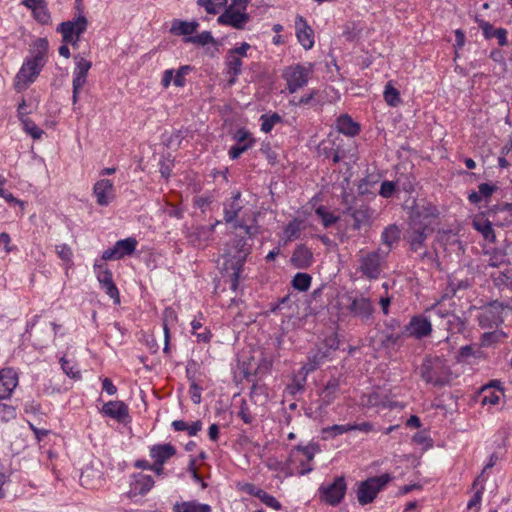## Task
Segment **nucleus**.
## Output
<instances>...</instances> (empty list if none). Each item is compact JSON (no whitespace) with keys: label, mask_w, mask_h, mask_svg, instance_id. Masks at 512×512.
<instances>
[{"label":"nucleus","mask_w":512,"mask_h":512,"mask_svg":"<svg viewBox=\"0 0 512 512\" xmlns=\"http://www.w3.org/2000/svg\"><path fill=\"white\" fill-rule=\"evenodd\" d=\"M48 41L46 38H37L33 43L31 57H27L16 74L14 87L20 92L26 90L35 82L46 64Z\"/></svg>","instance_id":"nucleus-1"},{"label":"nucleus","mask_w":512,"mask_h":512,"mask_svg":"<svg viewBox=\"0 0 512 512\" xmlns=\"http://www.w3.org/2000/svg\"><path fill=\"white\" fill-rule=\"evenodd\" d=\"M343 312L362 324H371L374 320L376 307L370 297L360 292H348L342 297Z\"/></svg>","instance_id":"nucleus-2"},{"label":"nucleus","mask_w":512,"mask_h":512,"mask_svg":"<svg viewBox=\"0 0 512 512\" xmlns=\"http://www.w3.org/2000/svg\"><path fill=\"white\" fill-rule=\"evenodd\" d=\"M234 228H240L244 230V235H236L233 241V254L228 258L224 266L228 265H238L243 266L247 256L251 253L252 245L249 243V240L258 233L259 227L246 225L243 222H236L234 224Z\"/></svg>","instance_id":"nucleus-3"},{"label":"nucleus","mask_w":512,"mask_h":512,"mask_svg":"<svg viewBox=\"0 0 512 512\" xmlns=\"http://www.w3.org/2000/svg\"><path fill=\"white\" fill-rule=\"evenodd\" d=\"M343 202L347 205L344 214H348L353 219L352 228L361 230L363 227H370L375 219V210L372 209L363 200L354 197L351 203H348V196L345 195Z\"/></svg>","instance_id":"nucleus-4"},{"label":"nucleus","mask_w":512,"mask_h":512,"mask_svg":"<svg viewBox=\"0 0 512 512\" xmlns=\"http://www.w3.org/2000/svg\"><path fill=\"white\" fill-rule=\"evenodd\" d=\"M420 374L424 381L434 386H443L450 381L449 368L439 357L426 358L420 367Z\"/></svg>","instance_id":"nucleus-5"},{"label":"nucleus","mask_w":512,"mask_h":512,"mask_svg":"<svg viewBox=\"0 0 512 512\" xmlns=\"http://www.w3.org/2000/svg\"><path fill=\"white\" fill-rule=\"evenodd\" d=\"M392 480V476L384 473L380 476L370 477L359 483L357 499L361 505L374 501L377 494Z\"/></svg>","instance_id":"nucleus-6"},{"label":"nucleus","mask_w":512,"mask_h":512,"mask_svg":"<svg viewBox=\"0 0 512 512\" xmlns=\"http://www.w3.org/2000/svg\"><path fill=\"white\" fill-rule=\"evenodd\" d=\"M389 255V249L378 248L368 252L360 259V272L368 279H377L382 271V264Z\"/></svg>","instance_id":"nucleus-7"},{"label":"nucleus","mask_w":512,"mask_h":512,"mask_svg":"<svg viewBox=\"0 0 512 512\" xmlns=\"http://www.w3.org/2000/svg\"><path fill=\"white\" fill-rule=\"evenodd\" d=\"M347 491V483L343 475L337 476L328 485L322 484L319 489V499L330 506H337L344 499Z\"/></svg>","instance_id":"nucleus-8"},{"label":"nucleus","mask_w":512,"mask_h":512,"mask_svg":"<svg viewBox=\"0 0 512 512\" xmlns=\"http://www.w3.org/2000/svg\"><path fill=\"white\" fill-rule=\"evenodd\" d=\"M438 215V209L433 204H417L413 210L410 225L416 227L419 225L420 227L425 228L428 232H434L435 228L433 224L436 221Z\"/></svg>","instance_id":"nucleus-9"},{"label":"nucleus","mask_w":512,"mask_h":512,"mask_svg":"<svg viewBox=\"0 0 512 512\" xmlns=\"http://www.w3.org/2000/svg\"><path fill=\"white\" fill-rule=\"evenodd\" d=\"M76 8L79 14L72 20L61 22L56 28V31L62 35V41H71V37H81L87 30L88 20L83 15L80 5Z\"/></svg>","instance_id":"nucleus-10"},{"label":"nucleus","mask_w":512,"mask_h":512,"mask_svg":"<svg viewBox=\"0 0 512 512\" xmlns=\"http://www.w3.org/2000/svg\"><path fill=\"white\" fill-rule=\"evenodd\" d=\"M509 307V303L493 300L489 302L484 310L478 317L479 325L482 328L498 327L504 321L502 313L503 310Z\"/></svg>","instance_id":"nucleus-11"},{"label":"nucleus","mask_w":512,"mask_h":512,"mask_svg":"<svg viewBox=\"0 0 512 512\" xmlns=\"http://www.w3.org/2000/svg\"><path fill=\"white\" fill-rule=\"evenodd\" d=\"M433 331L432 323L425 314H418L411 317L408 324L404 326L403 333L416 340L431 336Z\"/></svg>","instance_id":"nucleus-12"},{"label":"nucleus","mask_w":512,"mask_h":512,"mask_svg":"<svg viewBox=\"0 0 512 512\" xmlns=\"http://www.w3.org/2000/svg\"><path fill=\"white\" fill-rule=\"evenodd\" d=\"M137 244V240L133 237L118 240L112 248L106 249L102 253V260H118L125 256L132 255L136 250Z\"/></svg>","instance_id":"nucleus-13"},{"label":"nucleus","mask_w":512,"mask_h":512,"mask_svg":"<svg viewBox=\"0 0 512 512\" xmlns=\"http://www.w3.org/2000/svg\"><path fill=\"white\" fill-rule=\"evenodd\" d=\"M310 75V69L302 65L291 66L284 72V78L287 81V89L290 93H295L300 88L304 87Z\"/></svg>","instance_id":"nucleus-14"},{"label":"nucleus","mask_w":512,"mask_h":512,"mask_svg":"<svg viewBox=\"0 0 512 512\" xmlns=\"http://www.w3.org/2000/svg\"><path fill=\"white\" fill-rule=\"evenodd\" d=\"M250 21V15L248 13L242 12V10H237L230 5L225 9V11L218 17V22L223 25L231 26L235 29L242 30L245 28V25Z\"/></svg>","instance_id":"nucleus-15"},{"label":"nucleus","mask_w":512,"mask_h":512,"mask_svg":"<svg viewBox=\"0 0 512 512\" xmlns=\"http://www.w3.org/2000/svg\"><path fill=\"white\" fill-rule=\"evenodd\" d=\"M340 391V380L339 378L332 377L328 380L324 388L319 393L318 409L320 411L325 410L331 405Z\"/></svg>","instance_id":"nucleus-16"},{"label":"nucleus","mask_w":512,"mask_h":512,"mask_svg":"<svg viewBox=\"0 0 512 512\" xmlns=\"http://www.w3.org/2000/svg\"><path fill=\"white\" fill-rule=\"evenodd\" d=\"M93 194L100 206H108L114 199V185L109 179H101L94 184Z\"/></svg>","instance_id":"nucleus-17"},{"label":"nucleus","mask_w":512,"mask_h":512,"mask_svg":"<svg viewBox=\"0 0 512 512\" xmlns=\"http://www.w3.org/2000/svg\"><path fill=\"white\" fill-rule=\"evenodd\" d=\"M296 36L299 43L305 50H309L314 45V32L307 24V21L300 15L295 19Z\"/></svg>","instance_id":"nucleus-18"},{"label":"nucleus","mask_w":512,"mask_h":512,"mask_svg":"<svg viewBox=\"0 0 512 512\" xmlns=\"http://www.w3.org/2000/svg\"><path fill=\"white\" fill-rule=\"evenodd\" d=\"M101 413L123 423L129 416V409L123 401H109L102 406Z\"/></svg>","instance_id":"nucleus-19"},{"label":"nucleus","mask_w":512,"mask_h":512,"mask_svg":"<svg viewBox=\"0 0 512 512\" xmlns=\"http://www.w3.org/2000/svg\"><path fill=\"white\" fill-rule=\"evenodd\" d=\"M241 193L236 191L233 193L231 199L224 203V221L227 224H235L243 205L240 202Z\"/></svg>","instance_id":"nucleus-20"},{"label":"nucleus","mask_w":512,"mask_h":512,"mask_svg":"<svg viewBox=\"0 0 512 512\" xmlns=\"http://www.w3.org/2000/svg\"><path fill=\"white\" fill-rule=\"evenodd\" d=\"M175 454L176 448L171 443L155 444L149 450L151 459L158 464H165Z\"/></svg>","instance_id":"nucleus-21"},{"label":"nucleus","mask_w":512,"mask_h":512,"mask_svg":"<svg viewBox=\"0 0 512 512\" xmlns=\"http://www.w3.org/2000/svg\"><path fill=\"white\" fill-rule=\"evenodd\" d=\"M154 479L150 475L142 473L134 475V481L131 483L130 494L132 496L145 495L154 486Z\"/></svg>","instance_id":"nucleus-22"},{"label":"nucleus","mask_w":512,"mask_h":512,"mask_svg":"<svg viewBox=\"0 0 512 512\" xmlns=\"http://www.w3.org/2000/svg\"><path fill=\"white\" fill-rule=\"evenodd\" d=\"M411 228V234L409 236V244L411 251L417 253L423 248H425V241L428 238L429 235H431L433 232L426 231L425 228L420 227L419 225L412 226Z\"/></svg>","instance_id":"nucleus-23"},{"label":"nucleus","mask_w":512,"mask_h":512,"mask_svg":"<svg viewBox=\"0 0 512 512\" xmlns=\"http://www.w3.org/2000/svg\"><path fill=\"white\" fill-rule=\"evenodd\" d=\"M292 265L297 269H306L312 263V252L304 245H299L293 251Z\"/></svg>","instance_id":"nucleus-24"},{"label":"nucleus","mask_w":512,"mask_h":512,"mask_svg":"<svg viewBox=\"0 0 512 512\" xmlns=\"http://www.w3.org/2000/svg\"><path fill=\"white\" fill-rule=\"evenodd\" d=\"M479 27L481 28L483 35L486 39L496 38L498 40V44L500 46H506L508 44L507 40V30L504 28H494L493 25L487 21H481L479 23Z\"/></svg>","instance_id":"nucleus-25"},{"label":"nucleus","mask_w":512,"mask_h":512,"mask_svg":"<svg viewBox=\"0 0 512 512\" xmlns=\"http://www.w3.org/2000/svg\"><path fill=\"white\" fill-rule=\"evenodd\" d=\"M75 59V68L73 71V81L78 85H85L87 80V74L92 66V63L85 58L77 55Z\"/></svg>","instance_id":"nucleus-26"},{"label":"nucleus","mask_w":512,"mask_h":512,"mask_svg":"<svg viewBox=\"0 0 512 512\" xmlns=\"http://www.w3.org/2000/svg\"><path fill=\"white\" fill-rule=\"evenodd\" d=\"M242 60L240 57L227 52L226 56V73L230 76L228 85L232 86L236 83L237 77L241 74Z\"/></svg>","instance_id":"nucleus-27"},{"label":"nucleus","mask_w":512,"mask_h":512,"mask_svg":"<svg viewBox=\"0 0 512 512\" xmlns=\"http://www.w3.org/2000/svg\"><path fill=\"white\" fill-rule=\"evenodd\" d=\"M16 386L17 377L12 371L0 372V399L9 397Z\"/></svg>","instance_id":"nucleus-28"},{"label":"nucleus","mask_w":512,"mask_h":512,"mask_svg":"<svg viewBox=\"0 0 512 512\" xmlns=\"http://www.w3.org/2000/svg\"><path fill=\"white\" fill-rule=\"evenodd\" d=\"M198 26L199 23L197 21L188 22L175 19L172 21L170 32L174 35L189 37L192 36Z\"/></svg>","instance_id":"nucleus-29"},{"label":"nucleus","mask_w":512,"mask_h":512,"mask_svg":"<svg viewBox=\"0 0 512 512\" xmlns=\"http://www.w3.org/2000/svg\"><path fill=\"white\" fill-rule=\"evenodd\" d=\"M473 228L481 233L483 238L490 243L496 242L495 231L492 227V223L488 219L484 218H476L472 223Z\"/></svg>","instance_id":"nucleus-30"},{"label":"nucleus","mask_w":512,"mask_h":512,"mask_svg":"<svg viewBox=\"0 0 512 512\" xmlns=\"http://www.w3.org/2000/svg\"><path fill=\"white\" fill-rule=\"evenodd\" d=\"M337 129L347 136H355L359 133L360 127L349 115L344 114L337 119Z\"/></svg>","instance_id":"nucleus-31"},{"label":"nucleus","mask_w":512,"mask_h":512,"mask_svg":"<svg viewBox=\"0 0 512 512\" xmlns=\"http://www.w3.org/2000/svg\"><path fill=\"white\" fill-rule=\"evenodd\" d=\"M318 153L325 158H331L333 163H338L342 159L339 149L335 147L332 140H323L318 145Z\"/></svg>","instance_id":"nucleus-32"},{"label":"nucleus","mask_w":512,"mask_h":512,"mask_svg":"<svg viewBox=\"0 0 512 512\" xmlns=\"http://www.w3.org/2000/svg\"><path fill=\"white\" fill-rule=\"evenodd\" d=\"M399 240L400 230L395 224L387 226L381 233V242L386 246V249H389V252L391 251L392 246L398 243Z\"/></svg>","instance_id":"nucleus-33"},{"label":"nucleus","mask_w":512,"mask_h":512,"mask_svg":"<svg viewBox=\"0 0 512 512\" xmlns=\"http://www.w3.org/2000/svg\"><path fill=\"white\" fill-rule=\"evenodd\" d=\"M174 512H211L208 504H200L196 501H184L176 503L173 507Z\"/></svg>","instance_id":"nucleus-34"},{"label":"nucleus","mask_w":512,"mask_h":512,"mask_svg":"<svg viewBox=\"0 0 512 512\" xmlns=\"http://www.w3.org/2000/svg\"><path fill=\"white\" fill-rule=\"evenodd\" d=\"M260 121H261V131H263L264 133H269V132H271L273 127L276 124L281 123L283 121V119L278 113L274 112L272 114L261 115Z\"/></svg>","instance_id":"nucleus-35"},{"label":"nucleus","mask_w":512,"mask_h":512,"mask_svg":"<svg viewBox=\"0 0 512 512\" xmlns=\"http://www.w3.org/2000/svg\"><path fill=\"white\" fill-rule=\"evenodd\" d=\"M176 320V313L172 308H166L164 311V318H163V330L165 335V346H164V352H168L169 350V324H172Z\"/></svg>","instance_id":"nucleus-36"},{"label":"nucleus","mask_w":512,"mask_h":512,"mask_svg":"<svg viewBox=\"0 0 512 512\" xmlns=\"http://www.w3.org/2000/svg\"><path fill=\"white\" fill-rule=\"evenodd\" d=\"M312 277L307 273H297L292 279V287L298 291H307L311 285Z\"/></svg>","instance_id":"nucleus-37"},{"label":"nucleus","mask_w":512,"mask_h":512,"mask_svg":"<svg viewBox=\"0 0 512 512\" xmlns=\"http://www.w3.org/2000/svg\"><path fill=\"white\" fill-rule=\"evenodd\" d=\"M384 99L391 107H396L401 102L399 91L391 84V82H388L385 86Z\"/></svg>","instance_id":"nucleus-38"},{"label":"nucleus","mask_w":512,"mask_h":512,"mask_svg":"<svg viewBox=\"0 0 512 512\" xmlns=\"http://www.w3.org/2000/svg\"><path fill=\"white\" fill-rule=\"evenodd\" d=\"M294 450L302 453L307 461H312L315 457V454L321 451L320 445L315 442H310L307 445H297L295 446Z\"/></svg>","instance_id":"nucleus-39"},{"label":"nucleus","mask_w":512,"mask_h":512,"mask_svg":"<svg viewBox=\"0 0 512 512\" xmlns=\"http://www.w3.org/2000/svg\"><path fill=\"white\" fill-rule=\"evenodd\" d=\"M227 3V0H197V4L203 7L209 14H217Z\"/></svg>","instance_id":"nucleus-40"},{"label":"nucleus","mask_w":512,"mask_h":512,"mask_svg":"<svg viewBox=\"0 0 512 512\" xmlns=\"http://www.w3.org/2000/svg\"><path fill=\"white\" fill-rule=\"evenodd\" d=\"M350 431V424L345 425H332L322 429L323 438H334Z\"/></svg>","instance_id":"nucleus-41"},{"label":"nucleus","mask_w":512,"mask_h":512,"mask_svg":"<svg viewBox=\"0 0 512 512\" xmlns=\"http://www.w3.org/2000/svg\"><path fill=\"white\" fill-rule=\"evenodd\" d=\"M32 13L34 19L42 25H46L51 22V15L47 8V3L36 7L34 10H32Z\"/></svg>","instance_id":"nucleus-42"},{"label":"nucleus","mask_w":512,"mask_h":512,"mask_svg":"<svg viewBox=\"0 0 512 512\" xmlns=\"http://www.w3.org/2000/svg\"><path fill=\"white\" fill-rule=\"evenodd\" d=\"M184 41L188 43L199 44L202 46L210 43H215V40L209 31H203L198 35L186 37Z\"/></svg>","instance_id":"nucleus-43"},{"label":"nucleus","mask_w":512,"mask_h":512,"mask_svg":"<svg viewBox=\"0 0 512 512\" xmlns=\"http://www.w3.org/2000/svg\"><path fill=\"white\" fill-rule=\"evenodd\" d=\"M326 352L318 350L315 354L309 357V362L303 367L306 370V373H310L318 368V366L324 361L326 358Z\"/></svg>","instance_id":"nucleus-44"},{"label":"nucleus","mask_w":512,"mask_h":512,"mask_svg":"<svg viewBox=\"0 0 512 512\" xmlns=\"http://www.w3.org/2000/svg\"><path fill=\"white\" fill-rule=\"evenodd\" d=\"M94 269L99 270L97 273V279L100 285H105L113 281V275L110 269L103 264L95 262Z\"/></svg>","instance_id":"nucleus-45"},{"label":"nucleus","mask_w":512,"mask_h":512,"mask_svg":"<svg viewBox=\"0 0 512 512\" xmlns=\"http://www.w3.org/2000/svg\"><path fill=\"white\" fill-rule=\"evenodd\" d=\"M23 128L33 139H40L44 133L31 119L28 117L21 120Z\"/></svg>","instance_id":"nucleus-46"},{"label":"nucleus","mask_w":512,"mask_h":512,"mask_svg":"<svg viewBox=\"0 0 512 512\" xmlns=\"http://www.w3.org/2000/svg\"><path fill=\"white\" fill-rule=\"evenodd\" d=\"M315 213L321 218L325 228L331 227L339 219V217L335 216L333 213L327 212L323 206L318 207Z\"/></svg>","instance_id":"nucleus-47"},{"label":"nucleus","mask_w":512,"mask_h":512,"mask_svg":"<svg viewBox=\"0 0 512 512\" xmlns=\"http://www.w3.org/2000/svg\"><path fill=\"white\" fill-rule=\"evenodd\" d=\"M464 325V321L455 314H451L446 320L447 330L451 331L452 333L462 332Z\"/></svg>","instance_id":"nucleus-48"},{"label":"nucleus","mask_w":512,"mask_h":512,"mask_svg":"<svg viewBox=\"0 0 512 512\" xmlns=\"http://www.w3.org/2000/svg\"><path fill=\"white\" fill-rule=\"evenodd\" d=\"M255 144V141H249V142H246L244 144H236L234 146H232L230 149H229V157L232 159V160H235L237 158L240 157V155L244 152H246L248 149H250L253 145Z\"/></svg>","instance_id":"nucleus-49"},{"label":"nucleus","mask_w":512,"mask_h":512,"mask_svg":"<svg viewBox=\"0 0 512 512\" xmlns=\"http://www.w3.org/2000/svg\"><path fill=\"white\" fill-rule=\"evenodd\" d=\"M219 223V221H217L215 224L213 225H210V226H201V227H198L195 231V233L191 236H195L197 239L199 240H203V241H207L210 239L211 235L213 234L214 232V229H215V226Z\"/></svg>","instance_id":"nucleus-50"},{"label":"nucleus","mask_w":512,"mask_h":512,"mask_svg":"<svg viewBox=\"0 0 512 512\" xmlns=\"http://www.w3.org/2000/svg\"><path fill=\"white\" fill-rule=\"evenodd\" d=\"M224 269L226 271L231 270V274H230V277H231V289L233 291H236L237 288H238L239 278H240V274H241V271L243 269V266L228 265V266H224Z\"/></svg>","instance_id":"nucleus-51"},{"label":"nucleus","mask_w":512,"mask_h":512,"mask_svg":"<svg viewBox=\"0 0 512 512\" xmlns=\"http://www.w3.org/2000/svg\"><path fill=\"white\" fill-rule=\"evenodd\" d=\"M284 234L288 239H296L300 234V221L294 219L290 221L284 228Z\"/></svg>","instance_id":"nucleus-52"},{"label":"nucleus","mask_w":512,"mask_h":512,"mask_svg":"<svg viewBox=\"0 0 512 512\" xmlns=\"http://www.w3.org/2000/svg\"><path fill=\"white\" fill-rule=\"evenodd\" d=\"M192 71V67L189 65L181 66L177 71L173 79V83L177 87L185 86L186 79L185 76Z\"/></svg>","instance_id":"nucleus-53"},{"label":"nucleus","mask_w":512,"mask_h":512,"mask_svg":"<svg viewBox=\"0 0 512 512\" xmlns=\"http://www.w3.org/2000/svg\"><path fill=\"white\" fill-rule=\"evenodd\" d=\"M101 289L105 291V293L113 299L114 304H120V294L117 286L114 281L109 282L105 285H100Z\"/></svg>","instance_id":"nucleus-54"},{"label":"nucleus","mask_w":512,"mask_h":512,"mask_svg":"<svg viewBox=\"0 0 512 512\" xmlns=\"http://www.w3.org/2000/svg\"><path fill=\"white\" fill-rule=\"evenodd\" d=\"M56 253L58 257L64 262H72L73 252L69 245L60 244L56 246Z\"/></svg>","instance_id":"nucleus-55"},{"label":"nucleus","mask_w":512,"mask_h":512,"mask_svg":"<svg viewBox=\"0 0 512 512\" xmlns=\"http://www.w3.org/2000/svg\"><path fill=\"white\" fill-rule=\"evenodd\" d=\"M259 500L265 504L266 506L273 508L275 510H281L282 505L281 503L272 495L268 494L266 491L263 490L261 497H259Z\"/></svg>","instance_id":"nucleus-56"},{"label":"nucleus","mask_w":512,"mask_h":512,"mask_svg":"<svg viewBox=\"0 0 512 512\" xmlns=\"http://www.w3.org/2000/svg\"><path fill=\"white\" fill-rule=\"evenodd\" d=\"M406 336V333H403V331L401 333H398V334H387L385 336V338L383 339L382 341V345L386 348H393L395 347L396 345L399 344V341L404 337Z\"/></svg>","instance_id":"nucleus-57"},{"label":"nucleus","mask_w":512,"mask_h":512,"mask_svg":"<svg viewBox=\"0 0 512 512\" xmlns=\"http://www.w3.org/2000/svg\"><path fill=\"white\" fill-rule=\"evenodd\" d=\"M396 191V185L394 182L392 181H383L382 184H381V187H380V191H379V194L383 197V198H390L393 196V194L395 193Z\"/></svg>","instance_id":"nucleus-58"},{"label":"nucleus","mask_w":512,"mask_h":512,"mask_svg":"<svg viewBox=\"0 0 512 512\" xmlns=\"http://www.w3.org/2000/svg\"><path fill=\"white\" fill-rule=\"evenodd\" d=\"M233 139L237 141V144H244L246 142H249L250 140L255 141V139L251 136V133L245 128L238 129L234 133Z\"/></svg>","instance_id":"nucleus-59"},{"label":"nucleus","mask_w":512,"mask_h":512,"mask_svg":"<svg viewBox=\"0 0 512 512\" xmlns=\"http://www.w3.org/2000/svg\"><path fill=\"white\" fill-rule=\"evenodd\" d=\"M469 286L470 282L468 279L451 280L449 282L448 288L451 291L452 295H455L457 291L467 289Z\"/></svg>","instance_id":"nucleus-60"},{"label":"nucleus","mask_w":512,"mask_h":512,"mask_svg":"<svg viewBox=\"0 0 512 512\" xmlns=\"http://www.w3.org/2000/svg\"><path fill=\"white\" fill-rule=\"evenodd\" d=\"M60 364L63 372L71 377V378H80V372L79 371H73V366L70 364V362L65 358L62 357L60 359Z\"/></svg>","instance_id":"nucleus-61"},{"label":"nucleus","mask_w":512,"mask_h":512,"mask_svg":"<svg viewBox=\"0 0 512 512\" xmlns=\"http://www.w3.org/2000/svg\"><path fill=\"white\" fill-rule=\"evenodd\" d=\"M478 189L482 198H489L497 190V186L489 183H481Z\"/></svg>","instance_id":"nucleus-62"},{"label":"nucleus","mask_w":512,"mask_h":512,"mask_svg":"<svg viewBox=\"0 0 512 512\" xmlns=\"http://www.w3.org/2000/svg\"><path fill=\"white\" fill-rule=\"evenodd\" d=\"M238 417H240L246 424H251L253 422V416L251 415L250 410L245 402H243L240 406Z\"/></svg>","instance_id":"nucleus-63"},{"label":"nucleus","mask_w":512,"mask_h":512,"mask_svg":"<svg viewBox=\"0 0 512 512\" xmlns=\"http://www.w3.org/2000/svg\"><path fill=\"white\" fill-rule=\"evenodd\" d=\"M499 339V334L496 331L486 332L482 335L481 341L483 346H490Z\"/></svg>","instance_id":"nucleus-64"}]
</instances>
